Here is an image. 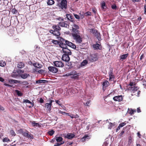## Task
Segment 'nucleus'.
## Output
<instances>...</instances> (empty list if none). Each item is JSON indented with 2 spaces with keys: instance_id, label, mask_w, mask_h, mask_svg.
Segmentation results:
<instances>
[{
  "instance_id": "1",
  "label": "nucleus",
  "mask_w": 146,
  "mask_h": 146,
  "mask_svg": "<svg viewBox=\"0 0 146 146\" xmlns=\"http://www.w3.org/2000/svg\"><path fill=\"white\" fill-rule=\"evenodd\" d=\"M59 45L62 49L61 50H62L63 52L65 54L71 55V51L70 50L66 48L65 44L61 42L59 44Z\"/></svg>"
},
{
  "instance_id": "2",
  "label": "nucleus",
  "mask_w": 146,
  "mask_h": 146,
  "mask_svg": "<svg viewBox=\"0 0 146 146\" xmlns=\"http://www.w3.org/2000/svg\"><path fill=\"white\" fill-rule=\"evenodd\" d=\"M66 0H62L61 3L58 4L59 7L62 9H66L67 8Z\"/></svg>"
},
{
  "instance_id": "3",
  "label": "nucleus",
  "mask_w": 146,
  "mask_h": 146,
  "mask_svg": "<svg viewBox=\"0 0 146 146\" xmlns=\"http://www.w3.org/2000/svg\"><path fill=\"white\" fill-rule=\"evenodd\" d=\"M72 36L74 39L77 42L80 43L82 41V38L80 37L79 35V33H72Z\"/></svg>"
},
{
  "instance_id": "4",
  "label": "nucleus",
  "mask_w": 146,
  "mask_h": 146,
  "mask_svg": "<svg viewBox=\"0 0 146 146\" xmlns=\"http://www.w3.org/2000/svg\"><path fill=\"white\" fill-rule=\"evenodd\" d=\"M70 76H71V78L74 79H76L79 76V74L77 73L75 70H72L69 72Z\"/></svg>"
},
{
  "instance_id": "5",
  "label": "nucleus",
  "mask_w": 146,
  "mask_h": 146,
  "mask_svg": "<svg viewBox=\"0 0 146 146\" xmlns=\"http://www.w3.org/2000/svg\"><path fill=\"white\" fill-rule=\"evenodd\" d=\"M90 32L96 37L98 40H101V38L100 34L98 33L97 30L92 29H90Z\"/></svg>"
},
{
  "instance_id": "6",
  "label": "nucleus",
  "mask_w": 146,
  "mask_h": 146,
  "mask_svg": "<svg viewBox=\"0 0 146 146\" xmlns=\"http://www.w3.org/2000/svg\"><path fill=\"white\" fill-rule=\"evenodd\" d=\"M54 65L57 67L62 68L64 66V64L61 61H56L53 62Z\"/></svg>"
},
{
  "instance_id": "7",
  "label": "nucleus",
  "mask_w": 146,
  "mask_h": 146,
  "mask_svg": "<svg viewBox=\"0 0 146 146\" xmlns=\"http://www.w3.org/2000/svg\"><path fill=\"white\" fill-rule=\"evenodd\" d=\"M63 41L64 42H65L66 44L68 46H69L74 49H75L76 48V46L75 45L71 42L64 39L63 40Z\"/></svg>"
},
{
  "instance_id": "8",
  "label": "nucleus",
  "mask_w": 146,
  "mask_h": 146,
  "mask_svg": "<svg viewBox=\"0 0 146 146\" xmlns=\"http://www.w3.org/2000/svg\"><path fill=\"white\" fill-rule=\"evenodd\" d=\"M90 58V61L92 62L95 61L98 59V56L96 54H91Z\"/></svg>"
},
{
  "instance_id": "9",
  "label": "nucleus",
  "mask_w": 146,
  "mask_h": 146,
  "mask_svg": "<svg viewBox=\"0 0 146 146\" xmlns=\"http://www.w3.org/2000/svg\"><path fill=\"white\" fill-rule=\"evenodd\" d=\"M48 69L50 72L53 73H56L58 71V69L54 66H49Z\"/></svg>"
},
{
  "instance_id": "10",
  "label": "nucleus",
  "mask_w": 146,
  "mask_h": 146,
  "mask_svg": "<svg viewBox=\"0 0 146 146\" xmlns=\"http://www.w3.org/2000/svg\"><path fill=\"white\" fill-rule=\"evenodd\" d=\"M69 55L66 54H63L62 57V60L66 62L69 61L70 60V58L69 56Z\"/></svg>"
},
{
  "instance_id": "11",
  "label": "nucleus",
  "mask_w": 146,
  "mask_h": 146,
  "mask_svg": "<svg viewBox=\"0 0 146 146\" xmlns=\"http://www.w3.org/2000/svg\"><path fill=\"white\" fill-rule=\"evenodd\" d=\"M54 101V100H51L49 103H46L45 104V107L47 110L49 111L51 110V106L52 105V103Z\"/></svg>"
},
{
  "instance_id": "12",
  "label": "nucleus",
  "mask_w": 146,
  "mask_h": 146,
  "mask_svg": "<svg viewBox=\"0 0 146 146\" xmlns=\"http://www.w3.org/2000/svg\"><path fill=\"white\" fill-rule=\"evenodd\" d=\"M113 100L115 101L121 102L123 100V98L122 95L114 97Z\"/></svg>"
},
{
  "instance_id": "13",
  "label": "nucleus",
  "mask_w": 146,
  "mask_h": 146,
  "mask_svg": "<svg viewBox=\"0 0 146 146\" xmlns=\"http://www.w3.org/2000/svg\"><path fill=\"white\" fill-rule=\"evenodd\" d=\"M139 89V88L136 86H133L128 88V90L132 91H137Z\"/></svg>"
},
{
  "instance_id": "14",
  "label": "nucleus",
  "mask_w": 146,
  "mask_h": 146,
  "mask_svg": "<svg viewBox=\"0 0 146 146\" xmlns=\"http://www.w3.org/2000/svg\"><path fill=\"white\" fill-rule=\"evenodd\" d=\"M19 131L20 133H22V135L25 137L27 136V135H28V133H29V132L27 130H26L25 131H23L22 129H19Z\"/></svg>"
},
{
  "instance_id": "15",
  "label": "nucleus",
  "mask_w": 146,
  "mask_h": 146,
  "mask_svg": "<svg viewBox=\"0 0 146 146\" xmlns=\"http://www.w3.org/2000/svg\"><path fill=\"white\" fill-rule=\"evenodd\" d=\"M109 80H113L115 78L114 76L113 73L112 71L110 70L109 73Z\"/></svg>"
},
{
  "instance_id": "16",
  "label": "nucleus",
  "mask_w": 146,
  "mask_h": 146,
  "mask_svg": "<svg viewBox=\"0 0 146 146\" xmlns=\"http://www.w3.org/2000/svg\"><path fill=\"white\" fill-rule=\"evenodd\" d=\"M75 136V135L72 133H68L67 134L65 137L69 139H72Z\"/></svg>"
},
{
  "instance_id": "17",
  "label": "nucleus",
  "mask_w": 146,
  "mask_h": 146,
  "mask_svg": "<svg viewBox=\"0 0 146 146\" xmlns=\"http://www.w3.org/2000/svg\"><path fill=\"white\" fill-rule=\"evenodd\" d=\"M23 102L28 103L30 104L31 105V106H29V108H31L32 107H33L34 106V102H31L30 100H24L23 101Z\"/></svg>"
},
{
  "instance_id": "18",
  "label": "nucleus",
  "mask_w": 146,
  "mask_h": 146,
  "mask_svg": "<svg viewBox=\"0 0 146 146\" xmlns=\"http://www.w3.org/2000/svg\"><path fill=\"white\" fill-rule=\"evenodd\" d=\"M59 25L61 27H65L66 28H68L69 27V25L67 23L63 22H60L59 23Z\"/></svg>"
},
{
  "instance_id": "19",
  "label": "nucleus",
  "mask_w": 146,
  "mask_h": 146,
  "mask_svg": "<svg viewBox=\"0 0 146 146\" xmlns=\"http://www.w3.org/2000/svg\"><path fill=\"white\" fill-rule=\"evenodd\" d=\"M90 138L89 136L87 135H85L81 139V141L82 142H84L86 140H88Z\"/></svg>"
},
{
  "instance_id": "20",
  "label": "nucleus",
  "mask_w": 146,
  "mask_h": 146,
  "mask_svg": "<svg viewBox=\"0 0 146 146\" xmlns=\"http://www.w3.org/2000/svg\"><path fill=\"white\" fill-rule=\"evenodd\" d=\"M74 93L72 92H64L63 95L65 96H73Z\"/></svg>"
},
{
  "instance_id": "21",
  "label": "nucleus",
  "mask_w": 146,
  "mask_h": 146,
  "mask_svg": "<svg viewBox=\"0 0 146 146\" xmlns=\"http://www.w3.org/2000/svg\"><path fill=\"white\" fill-rule=\"evenodd\" d=\"M48 82V81L45 80H40L36 81V83L37 84H44Z\"/></svg>"
},
{
  "instance_id": "22",
  "label": "nucleus",
  "mask_w": 146,
  "mask_h": 146,
  "mask_svg": "<svg viewBox=\"0 0 146 146\" xmlns=\"http://www.w3.org/2000/svg\"><path fill=\"white\" fill-rule=\"evenodd\" d=\"M21 77L23 79H26L27 77L30 76L29 74L27 73H24L21 75Z\"/></svg>"
},
{
  "instance_id": "23",
  "label": "nucleus",
  "mask_w": 146,
  "mask_h": 146,
  "mask_svg": "<svg viewBox=\"0 0 146 146\" xmlns=\"http://www.w3.org/2000/svg\"><path fill=\"white\" fill-rule=\"evenodd\" d=\"M102 85L103 89H104V88H105L108 86L109 85V83L108 81L106 80L103 82Z\"/></svg>"
},
{
  "instance_id": "24",
  "label": "nucleus",
  "mask_w": 146,
  "mask_h": 146,
  "mask_svg": "<svg viewBox=\"0 0 146 146\" xmlns=\"http://www.w3.org/2000/svg\"><path fill=\"white\" fill-rule=\"evenodd\" d=\"M93 47L95 49H100L101 46L98 44H96L93 45Z\"/></svg>"
},
{
  "instance_id": "25",
  "label": "nucleus",
  "mask_w": 146,
  "mask_h": 146,
  "mask_svg": "<svg viewBox=\"0 0 146 146\" xmlns=\"http://www.w3.org/2000/svg\"><path fill=\"white\" fill-rule=\"evenodd\" d=\"M52 27L53 29H54V30L58 31L60 30L61 29L59 27V25H54L52 26Z\"/></svg>"
},
{
  "instance_id": "26",
  "label": "nucleus",
  "mask_w": 146,
  "mask_h": 146,
  "mask_svg": "<svg viewBox=\"0 0 146 146\" xmlns=\"http://www.w3.org/2000/svg\"><path fill=\"white\" fill-rule=\"evenodd\" d=\"M66 17L68 20H70L71 21L73 22L74 20L72 19V17L70 14H68L66 15Z\"/></svg>"
},
{
  "instance_id": "27",
  "label": "nucleus",
  "mask_w": 146,
  "mask_h": 146,
  "mask_svg": "<svg viewBox=\"0 0 146 146\" xmlns=\"http://www.w3.org/2000/svg\"><path fill=\"white\" fill-rule=\"evenodd\" d=\"M128 55V54H126L121 55L120 56V59L122 60H123L124 59H126Z\"/></svg>"
},
{
  "instance_id": "28",
  "label": "nucleus",
  "mask_w": 146,
  "mask_h": 146,
  "mask_svg": "<svg viewBox=\"0 0 146 146\" xmlns=\"http://www.w3.org/2000/svg\"><path fill=\"white\" fill-rule=\"evenodd\" d=\"M51 32L55 36H58L60 35V32L58 31L54 30V31Z\"/></svg>"
},
{
  "instance_id": "29",
  "label": "nucleus",
  "mask_w": 146,
  "mask_h": 146,
  "mask_svg": "<svg viewBox=\"0 0 146 146\" xmlns=\"http://www.w3.org/2000/svg\"><path fill=\"white\" fill-rule=\"evenodd\" d=\"M33 65L35 67L38 68H41L42 67V65L38 63H36L34 64Z\"/></svg>"
},
{
  "instance_id": "30",
  "label": "nucleus",
  "mask_w": 146,
  "mask_h": 146,
  "mask_svg": "<svg viewBox=\"0 0 146 146\" xmlns=\"http://www.w3.org/2000/svg\"><path fill=\"white\" fill-rule=\"evenodd\" d=\"M55 137L56 140L57 142H58L62 141L63 140L62 137H58L57 136H56Z\"/></svg>"
},
{
  "instance_id": "31",
  "label": "nucleus",
  "mask_w": 146,
  "mask_h": 146,
  "mask_svg": "<svg viewBox=\"0 0 146 146\" xmlns=\"http://www.w3.org/2000/svg\"><path fill=\"white\" fill-rule=\"evenodd\" d=\"M32 126L34 127H37L39 126V124L38 123H36L35 121H33L31 122Z\"/></svg>"
},
{
  "instance_id": "32",
  "label": "nucleus",
  "mask_w": 146,
  "mask_h": 146,
  "mask_svg": "<svg viewBox=\"0 0 146 146\" xmlns=\"http://www.w3.org/2000/svg\"><path fill=\"white\" fill-rule=\"evenodd\" d=\"M24 66V65L23 63L22 62H20L18 63L17 65V67L20 68H23Z\"/></svg>"
},
{
  "instance_id": "33",
  "label": "nucleus",
  "mask_w": 146,
  "mask_h": 146,
  "mask_svg": "<svg viewBox=\"0 0 146 146\" xmlns=\"http://www.w3.org/2000/svg\"><path fill=\"white\" fill-rule=\"evenodd\" d=\"M88 63V61L86 60H84L81 63V66H85Z\"/></svg>"
},
{
  "instance_id": "34",
  "label": "nucleus",
  "mask_w": 146,
  "mask_h": 146,
  "mask_svg": "<svg viewBox=\"0 0 146 146\" xmlns=\"http://www.w3.org/2000/svg\"><path fill=\"white\" fill-rule=\"evenodd\" d=\"M6 65V63L5 61L3 60H0V66L2 67H4Z\"/></svg>"
},
{
  "instance_id": "35",
  "label": "nucleus",
  "mask_w": 146,
  "mask_h": 146,
  "mask_svg": "<svg viewBox=\"0 0 146 146\" xmlns=\"http://www.w3.org/2000/svg\"><path fill=\"white\" fill-rule=\"evenodd\" d=\"M26 137L28 139H33V136L32 134L29 132V133H28V135H27V136Z\"/></svg>"
},
{
  "instance_id": "36",
  "label": "nucleus",
  "mask_w": 146,
  "mask_h": 146,
  "mask_svg": "<svg viewBox=\"0 0 146 146\" xmlns=\"http://www.w3.org/2000/svg\"><path fill=\"white\" fill-rule=\"evenodd\" d=\"M9 133L12 135V136H15L16 135V134L15 131L13 129H11L10 130Z\"/></svg>"
},
{
  "instance_id": "37",
  "label": "nucleus",
  "mask_w": 146,
  "mask_h": 146,
  "mask_svg": "<svg viewBox=\"0 0 146 146\" xmlns=\"http://www.w3.org/2000/svg\"><path fill=\"white\" fill-rule=\"evenodd\" d=\"M54 2L53 0H48L47 3L48 5H52L54 3Z\"/></svg>"
},
{
  "instance_id": "38",
  "label": "nucleus",
  "mask_w": 146,
  "mask_h": 146,
  "mask_svg": "<svg viewBox=\"0 0 146 146\" xmlns=\"http://www.w3.org/2000/svg\"><path fill=\"white\" fill-rule=\"evenodd\" d=\"M132 138L131 136L129 137L128 138V144L129 145H130L132 143Z\"/></svg>"
},
{
  "instance_id": "39",
  "label": "nucleus",
  "mask_w": 146,
  "mask_h": 146,
  "mask_svg": "<svg viewBox=\"0 0 146 146\" xmlns=\"http://www.w3.org/2000/svg\"><path fill=\"white\" fill-rule=\"evenodd\" d=\"M54 131L53 130L49 131L48 133L50 136H52L54 133Z\"/></svg>"
},
{
  "instance_id": "40",
  "label": "nucleus",
  "mask_w": 146,
  "mask_h": 146,
  "mask_svg": "<svg viewBox=\"0 0 146 146\" xmlns=\"http://www.w3.org/2000/svg\"><path fill=\"white\" fill-rule=\"evenodd\" d=\"M72 32L74 33H76L77 34L79 33L78 29H76L73 28H72Z\"/></svg>"
},
{
  "instance_id": "41",
  "label": "nucleus",
  "mask_w": 146,
  "mask_h": 146,
  "mask_svg": "<svg viewBox=\"0 0 146 146\" xmlns=\"http://www.w3.org/2000/svg\"><path fill=\"white\" fill-rule=\"evenodd\" d=\"M72 28H74L76 29H79V27L77 25L74 24L72 26Z\"/></svg>"
},
{
  "instance_id": "42",
  "label": "nucleus",
  "mask_w": 146,
  "mask_h": 146,
  "mask_svg": "<svg viewBox=\"0 0 146 146\" xmlns=\"http://www.w3.org/2000/svg\"><path fill=\"white\" fill-rule=\"evenodd\" d=\"M126 124V122H124L122 123H121L119 125V127H123L124 125H125Z\"/></svg>"
},
{
  "instance_id": "43",
  "label": "nucleus",
  "mask_w": 146,
  "mask_h": 146,
  "mask_svg": "<svg viewBox=\"0 0 146 146\" xmlns=\"http://www.w3.org/2000/svg\"><path fill=\"white\" fill-rule=\"evenodd\" d=\"M114 126V125L113 123L111 122L109 123V125L108 126V128L111 129Z\"/></svg>"
},
{
  "instance_id": "44",
  "label": "nucleus",
  "mask_w": 146,
  "mask_h": 146,
  "mask_svg": "<svg viewBox=\"0 0 146 146\" xmlns=\"http://www.w3.org/2000/svg\"><path fill=\"white\" fill-rule=\"evenodd\" d=\"M23 72L24 71L21 70H19L17 71V73H18L19 75H20V76H21V75L23 73Z\"/></svg>"
},
{
  "instance_id": "45",
  "label": "nucleus",
  "mask_w": 146,
  "mask_h": 146,
  "mask_svg": "<svg viewBox=\"0 0 146 146\" xmlns=\"http://www.w3.org/2000/svg\"><path fill=\"white\" fill-rule=\"evenodd\" d=\"M18 96H22L23 94L21 92H16Z\"/></svg>"
},
{
  "instance_id": "46",
  "label": "nucleus",
  "mask_w": 146,
  "mask_h": 146,
  "mask_svg": "<svg viewBox=\"0 0 146 146\" xmlns=\"http://www.w3.org/2000/svg\"><path fill=\"white\" fill-rule=\"evenodd\" d=\"M135 84V83H134L133 82H131L129 84V85L127 87H133L132 86Z\"/></svg>"
},
{
  "instance_id": "47",
  "label": "nucleus",
  "mask_w": 146,
  "mask_h": 146,
  "mask_svg": "<svg viewBox=\"0 0 146 146\" xmlns=\"http://www.w3.org/2000/svg\"><path fill=\"white\" fill-rule=\"evenodd\" d=\"M52 42L55 44H57L58 43V41L57 40H52Z\"/></svg>"
},
{
  "instance_id": "48",
  "label": "nucleus",
  "mask_w": 146,
  "mask_h": 146,
  "mask_svg": "<svg viewBox=\"0 0 146 146\" xmlns=\"http://www.w3.org/2000/svg\"><path fill=\"white\" fill-rule=\"evenodd\" d=\"M10 141V140L7 137H5L3 139V142H6Z\"/></svg>"
},
{
  "instance_id": "49",
  "label": "nucleus",
  "mask_w": 146,
  "mask_h": 146,
  "mask_svg": "<svg viewBox=\"0 0 146 146\" xmlns=\"http://www.w3.org/2000/svg\"><path fill=\"white\" fill-rule=\"evenodd\" d=\"M64 143V142H63V143H56L55 145H54V146H58L61 145L63 144Z\"/></svg>"
},
{
  "instance_id": "50",
  "label": "nucleus",
  "mask_w": 146,
  "mask_h": 146,
  "mask_svg": "<svg viewBox=\"0 0 146 146\" xmlns=\"http://www.w3.org/2000/svg\"><path fill=\"white\" fill-rule=\"evenodd\" d=\"M70 116L72 118H76L77 117H79V116L76 115V116H74V115L73 114H71Z\"/></svg>"
},
{
  "instance_id": "51",
  "label": "nucleus",
  "mask_w": 146,
  "mask_h": 146,
  "mask_svg": "<svg viewBox=\"0 0 146 146\" xmlns=\"http://www.w3.org/2000/svg\"><path fill=\"white\" fill-rule=\"evenodd\" d=\"M128 112L131 115H132L133 114V109H131L128 110Z\"/></svg>"
},
{
  "instance_id": "52",
  "label": "nucleus",
  "mask_w": 146,
  "mask_h": 146,
  "mask_svg": "<svg viewBox=\"0 0 146 146\" xmlns=\"http://www.w3.org/2000/svg\"><path fill=\"white\" fill-rule=\"evenodd\" d=\"M12 12L13 14H16L17 12V11L15 9H13L12 10Z\"/></svg>"
},
{
  "instance_id": "53",
  "label": "nucleus",
  "mask_w": 146,
  "mask_h": 146,
  "mask_svg": "<svg viewBox=\"0 0 146 146\" xmlns=\"http://www.w3.org/2000/svg\"><path fill=\"white\" fill-rule=\"evenodd\" d=\"M105 2H103L101 4V7L102 9H104L105 6Z\"/></svg>"
},
{
  "instance_id": "54",
  "label": "nucleus",
  "mask_w": 146,
  "mask_h": 146,
  "mask_svg": "<svg viewBox=\"0 0 146 146\" xmlns=\"http://www.w3.org/2000/svg\"><path fill=\"white\" fill-rule=\"evenodd\" d=\"M74 15L76 19H80V17L77 14H74Z\"/></svg>"
},
{
  "instance_id": "55",
  "label": "nucleus",
  "mask_w": 146,
  "mask_h": 146,
  "mask_svg": "<svg viewBox=\"0 0 146 146\" xmlns=\"http://www.w3.org/2000/svg\"><path fill=\"white\" fill-rule=\"evenodd\" d=\"M84 14L86 15L87 16H90L91 15V13L88 11L85 13Z\"/></svg>"
},
{
  "instance_id": "56",
  "label": "nucleus",
  "mask_w": 146,
  "mask_h": 146,
  "mask_svg": "<svg viewBox=\"0 0 146 146\" xmlns=\"http://www.w3.org/2000/svg\"><path fill=\"white\" fill-rule=\"evenodd\" d=\"M90 100L87 101L85 104H84L86 106H89V104L90 103Z\"/></svg>"
},
{
  "instance_id": "57",
  "label": "nucleus",
  "mask_w": 146,
  "mask_h": 146,
  "mask_svg": "<svg viewBox=\"0 0 146 146\" xmlns=\"http://www.w3.org/2000/svg\"><path fill=\"white\" fill-rule=\"evenodd\" d=\"M14 80H13V79L9 80V82L10 83H11V84L14 83Z\"/></svg>"
},
{
  "instance_id": "58",
  "label": "nucleus",
  "mask_w": 146,
  "mask_h": 146,
  "mask_svg": "<svg viewBox=\"0 0 146 146\" xmlns=\"http://www.w3.org/2000/svg\"><path fill=\"white\" fill-rule=\"evenodd\" d=\"M38 72L40 74H42L44 72V70H40L38 71Z\"/></svg>"
},
{
  "instance_id": "59",
  "label": "nucleus",
  "mask_w": 146,
  "mask_h": 146,
  "mask_svg": "<svg viewBox=\"0 0 146 146\" xmlns=\"http://www.w3.org/2000/svg\"><path fill=\"white\" fill-rule=\"evenodd\" d=\"M63 76L64 77L66 76H70L69 73L68 72V73H67L66 74H65L63 75Z\"/></svg>"
},
{
  "instance_id": "60",
  "label": "nucleus",
  "mask_w": 146,
  "mask_h": 146,
  "mask_svg": "<svg viewBox=\"0 0 146 146\" xmlns=\"http://www.w3.org/2000/svg\"><path fill=\"white\" fill-rule=\"evenodd\" d=\"M39 102L41 103H42L44 102V100L42 98H40L39 100Z\"/></svg>"
},
{
  "instance_id": "61",
  "label": "nucleus",
  "mask_w": 146,
  "mask_h": 146,
  "mask_svg": "<svg viewBox=\"0 0 146 146\" xmlns=\"http://www.w3.org/2000/svg\"><path fill=\"white\" fill-rule=\"evenodd\" d=\"M20 81H19L17 80H14V83H20Z\"/></svg>"
},
{
  "instance_id": "62",
  "label": "nucleus",
  "mask_w": 146,
  "mask_h": 146,
  "mask_svg": "<svg viewBox=\"0 0 146 146\" xmlns=\"http://www.w3.org/2000/svg\"><path fill=\"white\" fill-rule=\"evenodd\" d=\"M55 102H56V104L60 105H61L62 104H60V102L58 100H56L55 101Z\"/></svg>"
},
{
  "instance_id": "63",
  "label": "nucleus",
  "mask_w": 146,
  "mask_h": 146,
  "mask_svg": "<svg viewBox=\"0 0 146 146\" xmlns=\"http://www.w3.org/2000/svg\"><path fill=\"white\" fill-rule=\"evenodd\" d=\"M112 8L113 9H115L116 8V6L115 5H113L112 6Z\"/></svg>"
},
{
  "instance_id": "64",
  "label": "nucleus",
  "mask_w": 146,
  "mask_h": 146,
  "mask_svg": "<svg viewBox=\"0 0 146 146\" xmlns=\"http://www.w3.org/2000/svg\"><path fill=\"white\" fill-rule=\"evenodd\" d=\"M124 133V131H122L119 134L120 136H121Z\"/></svg>"
}]
</instances>
